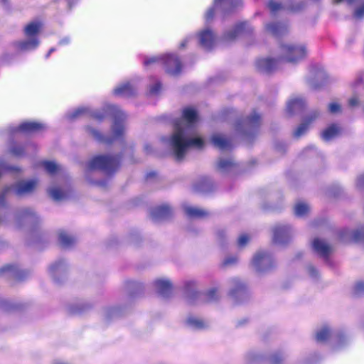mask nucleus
<instances>
[{
  "instance_id": "obj_1",
  "label": "nucleus",
  "mask_w": 364,
  "mask_h": 364,
  "mask_svg": "<svg viewBox=\"0 0 364 364\" xmlns=\"http://www.w3.org/2000/svg\"><path fill=\"white\" fill-rule=\"evenodd\" d=\"M82 116H91L95 119L102 121L107 116L112 117L110 136H103L97 129L87 127L86 132L95 140L105 143L112 144L116 140H123L125 134V121L127 114L117 106L107 105L100 110L92 111L88 107H79L68 114L70 119H74Z\"/></svg>"
},
{
  "instance_id": "obj_2",
  "label": "nucleus",
  "mask_w": 364,
  "mask_h": 364,
  "mask_svg": "<svg viewBox=\"0 0 364 364\" xmlns=\"http://www.w3.org/2000/svg\"><path fill=\"white\" fill-rule=\"evenodd\" d=\"M198 120L196 112L193 108H186L182 119L175 123L174 131L168 139V145L175 159L182 160L191 148L200 149L203 140L198 136L193 124Z\"/></svg>"
},
{
  "instance_id": "obj_3",
  "label": "nucleus",
  "mask_w": 364,
  "mask_h": 364,
  "mask_svg": "<svg viewBox=\"0 0 364 364\" xmlns=\"http://www.w3.org/2000/svg\"><path fill=\"white\" fill-rule=\"evenodd\" d=\"M307 55L304 44L284 42L279 46V58L288 63H296L303 60Z\"/></svg>"
},
{
  "instance_id": "obj_4",
  "label": "nucleus",
  "mask_w": 364,
  "mask_h": 364,
  "mask_svg": "<svg viewBox=\"0 0 364 364\" xmlns=\"http://www.w3.org/2000/svg\"><path fill=\"white\" fill-rule=\"evenodd\" d=\"M261 123V115L256 111H253L245 119L238 123L237 131L242 135L244 140L250 141L256 136Z\"/></svg>"
},
{
  "instance_id": "obj_5",
  "label": "nucleus",
  "mask_w": 364,
  "mask_h": 364,
  "mask_svg": "<svg viewBox=\"0 0 364 364\" xmlns=\"http://www.w3.org/2000/svg\"><path fill=\"white\" fill-rule=\"evenodd\" d=\"M250 265L256 273L262 274L273 269L276 262L268 250H259L253 255Z\"/></svg>"
},
{
  "instance_id": "obj_6",
  "label": "nucleus",
  "mask_w": 364,
  "mask_h": 364,
  "mask_svg": "<svg viewBox=\"0 0 364 364\" xmlns=\"http://www.w3.org/2000/svg\"><path fill=\"white\" fill-rule=\"evenodd\" d=\"M119 164V159L117 156H99L91 160L88 166L90 169H100L109 173L114 171Z\"/></svg>"
},
{
  "instance_id": "obj_7",
  "label": "nucleus",
  "mask_w": 364,
  "mask_h": 364,
  "mask_svg": "<svg viewBox=\"0 0 364 364\" xmlns=\"http://www.w3.org/2000/svg\"><path fill=\"white\" fill-rule=\"evenodd\" d=\"M162 61L165 65L166 71L172 75H178L181 69V63L178 58L173 54H168L164 58L152 57L146 59L144 61L145 65H149L151 63Z\"/></svg>"
},
{
  "instance_id": "obj_8",
  "label": "nucleus",
  "mask_w": 364,
  "mask_h": 364,
  "mask_svg": "<svg viewBox=\"0 0 364 364\" xmlns=\"http://www.w3.org/2000/svg\"><path fill=\"white\" fill-rule=\"evenodd\" d=\"M274 243L284 245L288 244L294 235V231L289 225L277 224L272 228Z\"/></svg>"
},
{
  "instance_id": "obj_9",
  "label": "nucleus",
  "mask_w": 364,
  "mask_h": 364,
  "mask_svg": "<svg viewBox=\"0 0 364 364\" xmlns=\"http://www.w3.org/2000/svg\"><path fill=\"white\" fill-rule=\"evenodd\" d=\"M49 274L58 284H60L67 279L68 264L64 259H59L50 264L48 267Z\"/></svg>"
},
{
  "instance_id": "obj_10",
  "label": "nucleus",
  "mask_w": 364,
  "mask_h": 364,
  "mask_svg": "<svg viewBox=\"0 0 364 364\" xmlns=\"http://www.w3.org/2000/svg\"><path fill=\"white\" fill-rule=\"evenodd\" d=\"M230 296L236 303H242L250 298V292L246 284L239 279L230 280Z\"/></svg>"
},
{
  "instance_id": "obj_11",
  "label": "nucleus",
  "mask_w": 364,
  "mask_h": 364,
  "mask_svg": "<svg viewBox=\"0 0 364 364\" xmlns=\"http://www.w3.org/2000/svg\"><path fill=\"white\" fill-rule=\"evenodd\" d=\"M328 79V75L323 68H312L306 77V82L310 88L316 90L323 86Z\"/></svg>"
},
{
  "instance_id": "obj_12",
  "label": "nucleus",
  "mask_w": 364,
  "mask_h": 364,
  "mask_svg": "<svg viewBox=\"0 0 364 364\" xmlns=\"http://www.w3.org/2000/svg\"><path fill=\"white\" fill-rule=\"evenodd\" d=\"M41 221L39 215L32 208H21L15 213V222L18 226L34 225Z\"/></svg>"
},
{
  "instance_id": "obj_13",
  "label": "nucleus",
  "mask_w": 364,
  "mask_h": 364,
  "mask_svg": "<svg viewBox=\"0 0 364 364\" xmlns=\"http://www.w3.org/2000/svg\"><path fill=\"white\" fill-rule=\"evenodd\" d=\"M37 186L36 180L19 181L11 188V191L17 196L22 197L32 193Z\"/></svg>"
},
{
  "instance_id": "obj_14",
  "label": "nucleus",
  "mask_w": 364,
  "mask_h": 364,
  "mask_svg": "<svg viewBox=\"0 0 364 364\" xmlns=\"http://www.w3.org/2000/svg\"><path fill=\"white\" fill-rule=\"evenodd\" d=\"M252 31V27L247 22L239 23L224 33L223 39L225 41H232L237 36L250 34Z\"/></svg>"
},
{
  "instance_id": "obj_15",
  "label": "nucleus",
  "mask_w": 364,
  "mask_h": 364,
  "mask_svg": "<svg viewBox=\"0 0 364 364\" xmlns=\"http://www.w3.org/2000/svg\"><path fill=\"white\" fill-rule=\"evenodd\" d=\"M0 275L16 280H23L29 275V272L21 269L16 265L6 264L0 268Z\"/></svg>"
},
{
  "instance_id": "obj_16",
  "label": "nucleus",
  "mask_w": 364,
  "mask_h": 364,
  "mask_svg": "<svg viewBox=\"0 0 364 364\" xmlns=\"http://www.w3.org/2000/svg\"><path fill=\"white\" fill-rule=\"evenodd\" d=\"M314 251L323 258H328L333 252V246L326 240L316 237L312 241Z\"/></svg>"
},
{
  "instance_id": "obj_17",
  "label": "nucleus",
  "mask_w": 364,
  "mask_h": 364,
  "mask_svg": "<svg viewBox=\"0 0 364 364\" xmlns=\"http://www.w3.org/2000/svg\"><path fill=\"white\" fill-rule=\"evenodd\" d=\"M183 289L188 302L191 304H198V299L201 296L198 291V283L194 279H186L183 282Z\"/></svg>"
},
{
  "instance_id": "obj_18",
  "label": "nucleus",
  "mask_w": 364,
  "mask_h": 364,
  "mask_svg": "<svg viewBox=\"0 0 364 364\" xmlns=\"http://www.w3.org/2000/svg\"><path fill=\"white\" fill-rule=\"evenodd\" d=\"M198 41L203 49L210 50L215 43L216 36L211 29L207 28L199 33Z\"/></svg>"
},
{
  "instance_id": "obj_19",
  "label": "nucleus",
  "mask_w": 364,
  "mask_h": 364,
  "mask_svg": "<svg viewBox=\"0 0 364 364\" xmlns=\"http://www.w3.org/2000/svg\"><path fill=\"white\" fill-rule=\"evenodd\" d=\"M172 215V209L168 205H162L153 208L150 215L154 222H160L169 218Z\"/></svg>"
},
{
  "instance_id": "obj_20",
  "label": "nucleus",
  "mask_w": 364,
  "mask_h": 364,
  "mask_svg": "<svg viewBox=\"0 0 364 364\" xmlns=\"http://www.w3.org/2000/svg\"><path fill=\"white\" fill-rule=\"evenodd\" d=\"M256 68L263 73H270L278 68V60L274 58H261L255 63Z\"/></svg>"
},
{
  "instance_id": "obj_21",
  "label": "nucleus",
  "mask_w": 364,
  "mask_h": 364,
  "mask_svg": "<svg viewBox=\"0 0 364 364\" xmlns=\"http://www.w3.org/2000/svg\"><path fill=\"white\" fill-rule=\"evenodd\" d=\"M211 142L213 146L222 151H227L232 148V140L225 135L215 133L211 136Z\"/></svg>"
},
{
  "instance_id": "obj_22",
  "label": "nucleus",
  "mask_w": 364,
  "mask_h": 364,
  "mask_svg": "<svg viewBox=\"0 0 364 364\" xmlns=\"http://www.w3.org/2000/svg\"><path fill=\"white\" fill-rule=\"evenodd\" d=\"M154 287L157 293L163 297H168L172 293L173 285L168 279H158L155 280Z\"/></svg>"
},
{
  "instance_id": "obj_23",
  "label": "nucleus",
  "mask_w": 364,
  "mask_h": 364,
  "mask_svg": "<svg viewBox=\"0 0 364 364\" xmlns=\"http://www.w3.org/2000/svg\"><path fill=\"white\" fill-rule=\"evenodd\" d=\"M186 324L189 328L197 331L205 330L210 327V323L207 320L194 316L187 318Z\"/></svg>"
},
{
  "instance_id": "obj_24",
  "label": "nucleus",
  "mask_w": 364,
  "mask_h": 364,
  "mask_svg": "<svg viewBox=\"0 0 364 364\" xmlns=\"http://www.w3.org/2000/svg\"><path fill=\"white\" fill-rule=\"evenodd\" d=\"M136 88L129 82L119 85L114 90V94L119 97H129L136 94Z\"/></svg>"
},
{
  "instance_id": "obj_25",
  "label": "nucleus",
  "mask_w": 364,
  "mask_h": 364,
  "mask_svg": "<svg viewBox=\"0 0 364 364\" xmlns=\"http://www.w3.org/2000/svg\"><path fill=\"white\" fill-rule=\"evenodd\" d=\"M193 189L198 193H208L213 189V183L207 178L203 177L199 178L193 185Z\"/></svg>"
},
{
  "instance_id": "obj_26",
  "label": "nucleus",
  "mask_w": 364,
  "mask_h": 364,
  "mask_svg": "<svg viewBox=\"0 0 364 364\" xmlns=\"http://www.w3.org/2000/svg\"><path fill=\"white\" fill-rule=\"evenodd\" d=\"M215 6H220L225 14L230 13L242 4V0H215Z\"/></svg>"
},
{
  "instance_id": "obj_27",
  "label": "nucleus",
  "mask_w": 364,
  "mask_h": 364,
  "mask_svg": "<svg viewBox=\"0 0 364 364\" xmlns=\"http://www.w3.org/2000/svg\"><path fill=\"white\" fill-rule=\"evenodd\" d=\"M305 106V101L301 97H295L289 100L287 103V112L291 114H296L302 111Z\"/></svg>"
},
{
  "instance_id": "obj_28",
  "label": "nucleus",
  "mask_w": 364,
  "mask_h": 364,
  "mask_svg": "<svg viewBox=\"0 0 364 364\" xmlns=\"http://www.w3.org/2000/svg\"><path fill=\"white\" fill-rule=\"evenodd\" d=\"M200 295L198 299V304L203 302L213 303L217 301L220 298L218 289L215 287L208 290L205 294L200 293Z\"/></svg>"
},
{
  "instance_id": "obj_29",
  "label": "nucleus",
  "mask_w": 364,
  "mask_h": 364,
  "mask_svg": "<svg viewBox=\"0 0 364 364\" xmlns=\"http://www.w3.org/2000/svg\"><path fill=\"white\" fill-rule=\"evenodd\" d=\"M43 124L34 122H25L21 124L18 127L15 128V131H21L23 132H35L43 129Z\"/></svg>"
},
{
  "instance_id": "obj_30",
  "label": "nucleus",
  "mask_w": 364,
  "mask_h": 364,
  "mask_svg": "<svg viewBox=\"0 0 364 364\" xmlns=\"http://www.w3.org/2000/svg\"><path fill=\"white\" fill-rule=\"evenodd\" d=\"M38 45L39 41L36 37H28L18 43V48L22 51H29L36 49Z\"/></svg>"
},
{
  "instance_id": "obj_31",
  "label": "nucleus",
  "mask_w": 364,
  "mask_h": 364,
  "mask_svg": "<svg viewBox=\"0 0 364 364\" xmlns=\"http://www.w3.org/2000/svg\"><path fill=\"white\" fill-rule=\"evenodd\" d=\"M58 240L62 247H70L75 243V238L64 230L58 232Z\"/></svg>"
},
{
  "instance_id": "obj_32",
  "label": "nucleus",
  "mask_w": 364,
  "mask_h": 364,
  "mask_svg": "<svg viewBox=\"0 0 364 364\" xmlns=\"http://www.w3.org/2000/svg\"><path fill=\"white\" fill-rule=\"evenodd\" d=\"M184 210L189 217L195 218H204L208 215V211L198 207L187 206L184 208Z\"/></svg>"
},
{
  "instance_id": "obj_33",
  "label": "nucleus",
  "mask_w": 364,
  "mask_h": 364,
  "mask_svg": "<svg viewBox=\"0 0 364 364\" xmlns=\"http://www.w3.org/2000/svg\"><path fill=\"white\" fill-rule=\"evenodd\" d=\"M235 166L233 160L230 159H220L218 162V170L221 173H228L234 168Z\"/></svg>"
},
{
  "instance_id": "obj_34",
  "label": "nucleus",
  "mask_w": 364,
  "mask_h": 364,
  "mask_svg": "<svg viewBox=\"0 0 364 364\" xmlns=\"http://www.w3.org/2000/svg\"><path fill=\"white\" fill-rule=\"evenodd\" d=\"M340 132V127L332 124L323 131L321 136L323 140L330 141L337 136Z\"/></svg>"
},
{
  "instance_id": "obj_35",
  "label": "nucleus",
  "mask_w": 364,
  "mask_h": 364,
  "mask_svg": "<svg viewBox=\"0 0 364 364\" xmlns=\"http://www.w3.org/2000/svg\"><path fill=\"white\" fill-rule=\"evenodd\" d=\"M49 196L55 201H60L68 198V193L57 187L49 188Z\"/></svg>"
},
{
  "instance_id": "obj_36",
  "label": "nucleus",
  "mask_w": 364,
  "mask_h": 364,
  "mask_svg": "<svg viewBox=\"0 0 364 364\" xmlns=\"http://www.w3.org/2000/svg\"><path fill=\"white\" fill-rule=\"evenodd\" d=\"M267 30L272 35L279 36L287 31V26L280 23H272L267 25Z\"/></svg>"
},
{
  "instance_id": "obj_37",
  "label": "nucleus",
  "mask_w": 364,
  "mask_h": 364,
  "mask_svg": "<svg viewBox=\"0 0 364 364\" xmlns=\"http://www.w3.org/2000/svg\"><path fill=\"white\" fill-rule=\"evenodd\" d=\"M310 206L305 202H299L295 204L294 208V215L297 217H304L309 214Z\"/></svg>"
},
{
  "instance_id": "obj_38",
  "label": "nucleus",
  "mask_w": 364,
  "mask_h": 364,
  "mask_svg": "<svg viewBox=\"0 0 364 364\" xmlns=\"http://www.w3.org/2000/svg\"><path fill=\"white\" fill-rule=\"evenodd\" d=\"M92 308V305L87 302H80L72 305L70 311L73 314H80L86 312Z\"/></svg>"
},
{
  "instance_id": "obj_39",
  "label": "nucleus",
  "mask_w": 364,
  "mask_h": 364,
  "mask_svg": "<svg viewBox=\"0 0 364 364\" xmlns=\"http://www.w3.org/2000/svg\"><path fill=\"white\" fill-rule=\"evenodd\" d=\"M41 27V23L38 21H33L28 23L24 29L25 34L27 37H36Z\"/></svg>"
},
{
  "instance_id": "obj_40",
  "label": "nucleus",
  "mask_w": 364,
  "mask_h": 364,
  "mask_svg": "<svg viewBox=\"0 0 364 364\" xmlns=\"http://www.w3.org/2000/svg\"><path fill=\"white\" fill-rule=\"evenodd\" d=\"M216 242L222 249H226L229 242L225 232L223 230H218L215 233Z\"/></svg>"
},
{
  "instance_id": "obj_41",
  "label": "nucleus",
  "mask_w": 364,
  "mask_h": 364,
  "mask_svg": "<svg viewBox=\"0 0 364 364\" xmlns=\"http://www.w3.org/2000/svg\"><path fill=\"white\" fill-rule=\"evenodd\" d=\"M239 257L237 255H228L223 259L221 267L228 269L237 265L239 262Z\"/></svg>"
},
{
  "instance_id": "obj_42",
  "label": "nucleus",
  "mask_w": 364,
  "mask_h": 364,
  "mask_svg": "<svg viewBox=\"0 0 364 364\" xmlns=\"http://www.w3.org/2000/svg\"><path fill=\"white\" fill-rule=\"evenodd\" d=\"M347 235L355 241L364 242V226L353 230H348Z\"/></svg>"
},
{
  "instance_id": "obj_43",
  "label": "nucleus",
  "mask_w": 364,
  "mask_h": 364,
  "mask_svg": "<svg viewBox=\"0 0 364 364\" xmlns=\"http://www.w3.org/2000/svg\"><path fill=\"white\" fill-rule=\"evenodd\" d=\"M331 331L329 327L325 326L322 327L316 334V340L318 342H324L331 336Z\"/></svg>"
},
{
  "instance_id": "obj_44",
  "label": "nucleus",
  "mask_w": 364,
  "mask_h": 364,
  "mask_svg": "<svg viewBox=\"0 0 364 364\" xmlns=\"http://www.w3.org/2000/svg\"><path fill=\"white\" fill-rule=\"evenodd\" d=\"M309 122L306 120H302L301 123L297 127L294 132V136L296 139L304 136L309 128Z\"/></svg>"
},
{
  "instance_id": "obj_45",
  "label": "nucleus",
  "mask_w": 364,
  "mask_h": 364,
  "mask_svg": "<svg viewBox=\"0 0 364 364\" xmlns=\"http://www.w3.org/2000/svg\"><path fill=\"white\" fill-rule=\"evenodd\" d=\"M43 166L50 174H54L60 170V166L54 161H45Z\"/></svg>"
},
{
  "instance_id": "obj_46",
  "label": "nucleus",
  "mask_w": 364,
  "mask_h": 364,
  "mask_svg": "<svg viewBox=\"0 0 364 364\" xmlns=\"http://www.w3.org/2000/svg\"><path fill=\"white\" fill-rule=\"evenodd\" d=\"M250 240V237L249 235L242 233L241 234L237 240V246L239 249H243L247 246L248 242Z\"/></svg>"
},
{
  "instance_id": "obj_47",
  "label": "nucleus",
  "mask_w": 364,
  "mask_h": 364,
  "mask_svg": "<svg viewBox=\"0 0 364 364\" xmlns=\"http://www.w3.org/2000/svg\"><path fill=\"white\" fill-rule=\"evenodd\" d=\"M9 152L15 156H21L24 154V149L20 145L12 144L9 147Z\"/></svg>"
},
{
  "instance_id": "obj_48",
  "label": "nucleus",
  "mask_w": 364,
  "mask_h": 364,
  "mask_svg": "<svg viewBox=\"0 0 364 364\" xmlns=\"http://www.w3.org/2000/svg\"><path fill=\"white\" fill-rule=\"evenodd\" d=\"M119 309L117 307L109 308L105 310L104 316L106 320H109L112 317L118 315Z\"/></svg>"
},
{
  "instance_id": "obj_49",
  "label": "nucleus",
  "mask_w": 364,
  "mask_h": 364,
  "mask_svg": "<svg viewBox=\"0 0 364 364\" xmlns=\"http://www.w3.org/2000/svg\"><path fill=\"white\" fill-rule=\"evenodd\" d=\"M363 0H332V4L335 5L346 4L347 5L350 6H357Z\"/></svg>"
},
{
  "instance_id": "obj_50",
  "label": "nucleus",
  "mask_w": 364,
  "mask_h": 364,
  "mask_svg": "<svg viewBox=\"0 0 364 364\" xmlns=\"http://www.w3.org/2000/svg\"><path fill=\"white\" fill-rule=\"evenodd\" d=\"M336 348L339 349L348 343V338L343 333H338L336 335Z\"/></svg>"
},
{
  "instance_id": "obj_51",
  "label": "nucleus",
  "mask_w": 364,
  "mask_h": 364,
  "mask_svg": "<svg viewBox=\"0 0 364 364\" xmlns=\"http://www.w3.org/2000/svg\"><path fill=\"white\" fill-rule=\"evenodd\" d=\"M328 112L333 114H338L342 112V107L340 104L337 102H332L328 105Z\"/></svg>"
},
{
  "instance_id": "obj_52",
  "label": "nucleus",
  "mask_w": 364,
  "mask_h": 364,
  "mask_svg": "<svg viewBox=\"0 0 364 364\" xmlns=\"http://www.w3.org/2000/svg\"><path fill=\"white\" fill-rule=\"evenodd\" d=\"M320 115V112L317 109L312 110L304 119L309 122V124L315 121Z\"/></svg>"
},
{
  "instance_id": "obj_53",
  "label": "nucleus",
  "mask_w": 364,
  "mask_h": 364,
  "mask_svg": "<svg viewBox=\"0 0 364 364\" xmlns=\"http://www.w3.org/2000/svg\"><path fill=\"white\" fill-rule=\"evenodd\" d=\"M307 272L309 275L313 279H318L319 278V272L318 269L314 267L313 265L310 264L308 265L306 267Z\"/></svg>"
},
{
  "instance_id": "obj_54",
  "label": "nucleus",
  "mask_w": 364,
  "mask_h": 364,
  "mask_svg": "<svg viewBox=\"0 0 364 364\" xmlns=\"http://www.w3.org/2000/svg\"><path fill=\"white\" fill-rule=\"evenodd\" d=\"M269 8L271 11L274 14L277 11L284 9V6L279 2L270 1L269 3Z\"/></svg>"
},
{
  "instance_id": "obj_55",
  "label": "nucleus",
  "mask_w": 364,
  "mask_h": 364,
  "mask_svg": "<svg viewBox=\"0 0 364 364\" xmlns=\"http://www.w3.org/2000/svg\"><path fill=\"white\" fill-rule=\"evenodd\" d=\"M306 6V4L304 1H297L287 6V9L292 11H299L302 10Z\"/></svg>"
},
{
  "instance_id": "obj_56",
  "label": "nucleus",
  "mask_w": 364,
  "mask_h": 364,
  "mask_svg": "<svg viewBox=\"0 0 364 364\" xmlns=\"http://www.w3.org/2000/svg\"><path fill=\"white\" fill-rule=\"evenodd\" d=\"M354 293L359 296L364 295V282H359L355 284Z\"/></svg>"
},
{
  "instance_id": "obj_57",
  "label": "nucleus",
  "mask_w": 364,
  "mask_h": 364,
  "mask_svg": "<svg viewBox=\"0 0 364 364\" xmlns=\"http://www.w3.org/2000/svg\"><path fill=\"white\" fill-rule=\"evenodd\" d=\"M353 17L356 19H361L364 17V4L358 6L353 13Z\"/></svg>"
},
{
  "instance_id": "obj_58",
  "label": "nucleus",
  "mask_w": 364,
  "mask_h": 364,
  "mask_svg": "<svg viewBox=\"0 0 364 364\" xmlns=\"http://www.w3.org/2000/svg\"><path fill=\"white\" fill-rule=\"evenodd\" d=\"M161 89V85L160 82H156L155 84L152 85L149 88V92L151 95H156L159 93L160 90Z\"/></svg>"
},
{
  "instance_id": "obj_59",
  "label": "nucleus",
  "mask_w": 364,
  "mask_h": 364,
  "mask_svg": "<svg viewBox=\"0 0 364 364\" xmlns=\"http://www.w3.org/2000/svg\"><path fill=\"white\" fill-rule=\"evenodd\" d=\"M356 186L358 189L364 191V173L358 176Z\"/></svg>"
},
{
  "instance_id": "obj_60",
  "label": "nucleus",
  "mask_w": 364,
  "mask_h": 364,
  "mask_svg": "<svg viewBox=\"0 0 364 364\" xmlns=\"http://www.w3.org/2000/svg\"><path fill=\"white\" fill-rule=\"evenodd\" d=\"M284 357L282 354H274L271 358V362L272 364H279L282 360H283Z\"/></svg>"
},
{
  "instance_id": "obj_61",
  "label": "nucleus",
  "mask_w": 364,
  "mask_h": 364,
  "mask_svg": "<svg viewBox=\"0 0 364 364\" xmlns=\"http://www.w3.org/2000/svg\"><path fill=\"white\" fill-rule=\"evenodd\" d=\"M360 99L357 95H353L348 100V104L350 107H355L359 105Z\"/></svg>"
},
{
  "instance_id": "obj_62",
  "label": "nucleus",
  "mask_w": 364,
  "mask_h": 364,
  "mask_svg": "<svg viewBox=\"0 0 364 364\" xmlns=\"http://www.w3.org/2000/svg\"><path fill=\"white\" fill-rule=\"evenodd\" d=\"M213 16H214L213 9H208L205 14L206 21H208L211 20L213 18Z\"/></svg>"
},
{
  "instance_id": "obj_63",
  "label": "nucleus",
  "mask_w": 364,
  "mask_h": 364,
  "mask_svg": "<svg viewBox=\"0 0 364 364\" xmlns=\"http://www.w3.org/2000/svg\"><path fill=\"white\" fill-rule=\"evenodd\" d=\"M127 285L129 286V288H132V287H136L138 289H141L142 287V285L139 283H137L134 281H129L127 282Z\"/></svg>"
},
{
  "instance_id": "obj_64",
  "label": "nucleus",
  "mask_w": 364,
  "mask_h": 364,
  "mask_svg": "<svg viewBox=\"0 0 364 364\" xmlns=\"http://www.w3.org/2000/svg\"><path fill=\"white\" fill-rule=\"evenodd\" d=\"M69 43H70V38L69 37H65V38H62L59 41V44L61 45V46H64V45L68 44Z\"/></svg>"
}]
</instances>
